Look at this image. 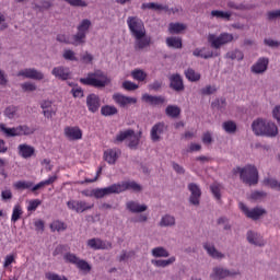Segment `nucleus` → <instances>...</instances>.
<instances>
[{
    "label": "nucleus",
    "instance_id": "1",
    "mask_svg": "<svg viewBox=\"0 0 280 280\" xmlns=\"http://www.w3.org/2000/svg\"><path fill=\"white\" fill-rule=\"evenodd\" d=\"M127 25L136 38V49H144L150 46V37L145 36V26L143 22L135 16L128 18Z\"/></svg>",
    "mask_w": 280,
    "mask_h": 280
},
{
    "label": "nucleus",
    "instance_id": "2",
    "mask_svg": "<svg viewBox=\"0 0 280 280\" xmlns=\"http://www.w3.org/2000/svg\"><path fill=\"white\" fill-rule=\"evenodd\" d=\"M141 191V185L137 184V182L128 180L121 182L119 184H114L109 187L105 188H94L93 195L94 198H104L105 196H110V194H121L122 191Z\"/></svg>",
    "mask_w": 280,
    "mask_h": 280
},
{
    "label": "nucleus",
    "instance_id": "3",
    "mask_svg": "<svg viewBox=\"0 0 280 280\" xmlns=\"http://www.w3.org/2000/svg\"><path fill=\"white\" fill-rule=\"evenodd\" d=\"M252 130L256 137H277L279 127L272 121L265 118H257L252 124Z\"/></svg>",
    "mask_w": 280,
    "mask_h": 280
},
{
    "label": "nucleus",
    "instance_id": "4",
    "mask_svg": "<svg viewBox=\"0 0 280 280\" xmlns=\"http://www.w3.org/2000/svg\"><path fill=\"white\" fill-rule=\"evenodd\" d=\"M81 84L88 86H95L96 89H103L106 84L110 83V79L101 70H96L94 73L88 74L86 78L80 79Z\"/></svg>",
    "mask_w": 280,
    "mask_h": 280
},
{
    "label": "nucleus",
    "instance_id": "5",
    "mask_svg": "<svg viewBox=\"0 0 280 280\" xmlns=\"http://www.w3.org/2000/svg\"><path fill=\"white\" fill-rule=\"evenodd\" d=\"M234 174H240L241 179L246 185H257L259 180V173L257 172V167L253 165H247L245 167H236L234 170Z\"/></svg>",
    "mask_w": 280,
    "mask_h": 280
},
{
    "label": "nucleus",
    "instance_id": "6",
    "mask_svg": "<svg viewBox=\"0 0 280 280\" xmlns=\"http://www.w3.org/2000/svg\"><path fill=\"white\" fill-rule=\"evenodd\" d=\"M208 43L214 49H220L223 45H229V43H233V34L222 33L219 36L215 34L208 35Z\"/></svg>",
    "mask_w": 280,
    "mask_h": 280
},
{
    "label": "nucleus",
    "instance_id": "7",
    "mask_svg": "<svg viewBox=\"0 0 280 280\" xmlns=\"http://www.w3.org/2000/svg\"><path fill=\"white\" fill-rule=\"evenodd\" d=\"M91 27L90 20H83L78 26V34L73 35V45H83L84 38H86V32Z\"/></svg>",
    "mask_w": 280,
    "mask_h": 280
},
{
    "label": "nucleus",
    "instance_id": "8",
    "mask_svg": "<svg viewBox=\"0 0 280 280\" xmlns=\"http://www.w3.org/2000/svg\"><path fill=\"white\" fill-rule=\"evenodd\" d=\"M63 259H66L69 264H73L74 266H77V268H79V270H81L85 275L91 272V265H89L86 260L80 259L74 254L68 253L65 255Z\"/></svg>",
    "mask_w": 280,
    "mask_h": 280
},
{
    "label": "nucleus",
    "instance_id": "9",
    "mask_svg": "<svg viewBox=\"0 0 280 280\" xmlns=\"http://www.w3.org/2000/svg\"><path fill=\"white\" fill-rule=\"evenodd\" d=\"M68 209L71 211H75L77 213H84V211H89V209H93V203H89L82 200H70L67 202Z\"/></svg>",
    "mask_w": 280,
    "mask_h": 280
},
{
    "label": "nucleus",
    "instance_id": "10",
    "mask_svg": "<svg viewBox=\"0 0 280 280\" xmlns=\"http://www.w3.org/2000/svg\"><path fill=\"white\" fill-rule=\"evenodd\" d=\"M238 207L241 209V211H243V213L247 217L250 218L252 220H259V218H261V215H264V213H266V210L264 208H254L252 210L248 209V207H246V205L240 202Z\"/></svg>",
    "mask_w": 280,
    "mask_h": 280
},
{
    "label": "nucleus",
    "instance_id": "11",
    "mask_svg": "<svg viewBox=\"0 0 280 280\" xmlns=\"http://www.w3.org/2000/svg\"><path fill=\"white\" fill-rule=\"evenodd\" d=\"M113 100L115 104L120 106V108H128V106H132V104H137V97H130L119 93L114 94Z\"/></svg>",
    "mask_w": 280,
    "mask_h": 280
},
{
    "label": "nucleus",
    "instance_id": "12",
    "mask_svg": "<svg viewBox=\"0 0 280 280\" xmlns=\"http://www.w3.org/2000/svg\"><path fill=\"white\" fill-rule=\"evenodd\" d=\"M63 135H65L66 139H68V141H80V139H82L83 133H82V129H80V127L68 126V127H65Z\"/></svg>",
    "mask_w": 280,
    "mask_h": 280
},
{
    "label": "nucleus",
    "instance_id": "13",
    "mask_svg": "<svg viewBox=\"0 0 280 280\" xmlns=\"http://www.w3.org/2000/svg\"><path fill=\"white\" fill-rule=\"evenodd\" d=\"M235 275H240V271H230L221 267H215L210 277L213 280H221L226 279V277H235Z\"/></svg>",
    "mask_w": 280,
    "mask_h": 280
},
{
    "label": "nucleus",
    "instance_id": "14",
    "mask_svg": "<svg viewBox=\"0 0 280 280\" xmlns=\"http://www.w3.org/2000/svg\"><path fill=\"white\" fill-rule=\"evenodd\" d=\"M18 78H26L28 80H43L45 75L43 74V72L36 69L28 68L18 72Z\"/></svg>",
    "mask_w": 280,
    "mask_h": 280
},
{
    "label": "nucleus",
    "instance_id": "15",
    "mask_svg": "<svg viewBox=\"0 0 280 280\" xmlns=\"http://www.w3.org/2000/svg\"><path fill=\"white\" fill-rule=\"evenodd\" d=\"M121 156V150L119 149H107L104 152L103 159L108 165H115L117 160Z\"/></svg>",
    "mask_w": 280,
    "mask_h": 280
},
{
    "label": "nucleus",
    "instance_id": "16",
    "mask_svg": "<svg viewBox=\"0 0 280 280\" xmlns=\"http://www.w3.org/2000/svg\"><path fill=\"white\" fill-rule=\"evenodd\" d=\"M88 246L93 250H106L112 247L110 242H104L100 238H91L88 241Z\"/></svg>",
    "mask_w": 280,
    "mask_h": 280
},
{
    "label": "nucleus",
    "instance_id": "17",
    "mask_svg": "<svg viewBox=\"0 0 280 280\" xmlns=\"http://www.w3.org/2000/svg\"><path fill=\"white\" fill-rule=\"evenodd\" d=\"M188 189L190 191V203L198 206L200 205V196H202V191L200 190V187L196 184H189Z\"/></svg>",
    "mask_w": 280,
    "mask_h": 280
},
{
    "label": "nucleus",
    "instance_id": "18",
    "mask_svg": "<svg viewBox=\"0 0 280 280\" xmlns=\"http://www.w3.org/2000/svg\"><path fill=\"white\" fill-rule=\"evenodd\" d=\"M163 132H165V124H155L151 129V140L154 142L161 141V135H163Z\"/></svg>",
    "mask_w": 280,
    "mask_h": 280
},
{
    "label": "nucleus",
    "instance_id": "19",
    "mask_svg": "<svg viewBox=\"0 0 280 280\" xmlns=\"http://www.w3.org/2000/svg\"><path fill=\"white\" fill-rule=\"evenodd\" d=\"M86 104L91 113H97L100 110V96L90 94L86 98Z\"/></svg>",
    "mask_w": 280,
    "mask_h": 280
},
{
    "label": "nucleus",
    "instance_id": "20",
    "mask_svg": "<svg viewBox=\"0 0 280 280\" xmlns=\"http://www.w3.org/2000/svg\"><path fill=\"white\" fill-rule=\"evenodd\" d=\"M18 150L22 159H32V156H34V152H36V149L30 144H20Z\"/></svg>",
    "mask_w": 280,
    "mask_h": 280
},
{
    "label": "nucleus",
    "instance_id": "21",
    "mask_svg": "<svg viewBox=\"0 0 280 280\" xmlns=\"http://www.w3.org/2000/svg\"><path fill=\"white\" fill-rule=\"evenodd\" d=\"M142 102H145L151 106H161V104H165V98L163 96H153L150 94H144L142 96Z\"/></svg>",
    "mask_w": 280,
    "mask_h": 280
},
{
    "label": "nucleus",
    "instance_id": "22",
    "mask_svg": "<svg viewBox=\"0 0 280 280\" xmlns=\"http://www.w3.org/2000/svg\"><path fill=\"white\" fill-rule=\"evenodd\" d=\"M52 75L59 80H69L71 72L69 68L57 67L52 69Z\"/></svg>",
    "mask_w": 280,
    "mask_h": 280
},
{
    "label": "nucleus",
    "instance_id": "23",
    "mask_svg": "<svg viewBox=\"0 0 280 280\" xmlns=\"http://www.w3.org/2000/svg\"><path fill=\"white\" fill-rule=\"evenodd\" d=\"M127 209L131 211V213H143V211H148V206L140 205L137 201H129L126 205Z\"/></svg>",
    "mask_w": 280,
    "mask_h": 280
},
{
    "label": "nucleus",
    "instance_id": "24",
    "mask_svg": "<svg viewBox=\"0 0 280 280\" xmlns=\"http://www.w3.org/2000/svg\"><path fill=\"white\" fill-rule=\"evenodd\" d=\"M268 69V59L260 58L253 67V73H264Z\"/></svg>",
    "mask_w": 280,
    "mask_h": 280
},
{
    "label": "nucleus",
    "instance_id": "25",
    "mask_svg": "<svg viewBox=\"0 0 280 280\" xmlns=\"http://www.w3.org/2000/svg\"><path fill=\"white\" fill-rule=\"evenodd\" d=\"M171 82V89H174V91H183L185 86L183 85V78L179 77V74H173L170 77Z\"/></svg>",
    "mask_w": 280,
    "mask_h": 280
},
{
    "label": "nucleus",
    "instance_id": "26",
    "mask_svg": "<svg viewBox=\"0 0 280 280\" xmlns=\"http://www.w3.org/2000/svg\"><path fill=\"white\" fill-rule=\"evenodd\" d=\"M247 242L254 244V246H264L265 244L261 235L252 231L247 233Z\"/></svg>",
    "mask_w": 280,
    "mask_h": 280
},
{
    "label": "nucleus",
    "instance_id": "27",
    "mask_svg": "<svg viewBox=\"0 0 280 280\" xmlns=\"http://www.w3.org/2000/svg\"><path fill=\"white\" fill-rule=\"evenodd\" d=\"M139 141H141V131H139V133H135L133 130L129 136L128 148H130V150H137V148H139Z\"/></svg>",
    "mask_w": 280,
    "mask_h": 280
},
{
    "label": "nucleus",
    "instance_id": "28",
    "mask_svg": "<svg viewBox=\"0 0 280 280\" xmlns=\"http://www.w3.org/2000/svg\"><path fill=\"white\" fill-rule=\"evenodd\" d=\"M205 250H207L208 255H210V257H213V259H222V257H224V255L220 252H218V249H215V247L213 246V244L211 243H206L203 245Z\"/></svg>",
    "mask_w": 280,
    "mask_h": 280
},
{
    "label": "nucleus",
    "instance_id": "29",
    "mask_svg": "<svg viewBox=\"0 0 280 280\" xmlns=\"http://www.w3.org/2000/svg\"><path fill=\"white\" fill-rule=\"evenodd\" d=\"M0 132L5 135V137H21L19 127L8 128L4 124H0Z\"/></svg>",
    "mask_w": 280,
    "mask_h": 280
},
{
    "label": "nucleus",
    "instance_id": "30",
    "mask_svg": "<svg viewBox=\"0 0 280 280\" xmlns=\"http://www.w3.org/2000/svg\"><path fill=\"white\" fill-rule=\"evenodd\" d=\"M57 179L58 177L56 175L50 176L46 180L39 182L37 185L33 186L32 191H38V189H43V187H47V185L56 183Z\"/></svg>",
    "mask_w": 280,
    "mask_h": 280
},
{
    "label": "nucleus",
    "instance_id": "31",
    "mask_svg": "<svg viewBox=\"0 0 280 280\" xmlns=\"http://www.w3.org/2000/svg\"><path fill=\"white\" fill-rule=\"evenodd\" d=\"M131 129H127L125 131H120L117 133L116 138H115V143H121L124 141H128L130 139V135H132Z\"/></svg>",
    "mask_w": 280,
    "mask_h": 280
},
{
    "label": "nucleus",
    "instance_id": "32",
    "mask_svg": "<svg viewBox=\"0 0 280 280\" xmlns=\"http://www.w3.org/2000/svg\"><path fill=\"white\" fill-rule=\"evenodd\" d=\"M117 107H115L114 105H105L101 108V114L104 117H112V115H117Z\"/></svg>",
    "mask_w": 280,
    "mask_h": 280
},
{
    "label": "nucleus",
    "instance_id": "33",
    "mask_svg": "<svg viewBox=\"0 0 280 280\" xmlns=\"http://www.w3.org/2000/svg\"><path fill=\"white\" fill-rule=\"evenodd\" d=\"M176 261V257H171L166 260L159 259V260H152L153 266H156L158 268H166V266H172Z\"/></svg>",
    "mask_w": 280,
    "mask_h": 280
},
{
    "label": "nucleus",
    "instance_id": "34",
    "mask_svg": "<svg viewBox=\"0 0 280 280\" xmlns=\"http://www.w3.org/2000/svg\"><path fill=\"white\" fill-rule=\"evenodd\" d=\"M21 215H23V208L21 207V205L16 203L13 207L11 222H19V220H21Z\"/></svg>",
    "mask_w": 280,
    "mask_h": 280
},
{
    "label": "nucleus",
    "instance_id": "35",
    "mask_svg": "<svg viewBox=\"0 0 280 280\" xmlns=\"http://www.w3.org/2000/svg\"><path fill=\"white\" fill-rule=\"evenodd\" d=\"M166 44L168 47H173L174 49H180V47H183V40L178 37H168L166 39Z\"/></svg>",
    "mask_w": 280,
    "mask_h": 280
},
{
    "label": "nucleus",
    "instance_id": "36",
    "mask_svg": "<svg viewBox=\"0 0 280 280\" xmlns=\"http://www.w3.org/2000/svg\"><path fill=\"white\" fill-rule=\"evenodd\" d=\"M4 115L9 119H16V117H19V107H16V106L7 107L4 110Z\"/></svg>",
    "mask_w": 280,
    "mask_h": 280
},
{
    "label": "nucleus",
    "instance_id": "37",
    "mask_svg": "<svg viewBox=\"0 0 280 280\" xmlns=\"http://www.w3.org/2000/svg\"><path fill=\"white\" fill-rule=\"evenodd\" d=\"M186 28L185 24L180 23H171L168 27L170 34H180Z\"/></svg>",
    "mask_w": 280,
    "mask_h": 280
},
{
    "label": "nucleus",
    "instance_id": "38",
    "mask_svg": "<svg viewBox=\"0 0 280 280\" xmlns=\"http://www.w3.org/2000/svg\"><path fill=\"white\" fill-rule=\"evenodd\" d=\"M175 224L176 219L170 214L164 215L160 222V226H174Z\"/></svg>",
    "mask_w": 280,
    "mask_h": 280
},
{
    "label": "nucleus",
    "instance_id": "39",
    "mask_svg": "<svg viewBox=\"0 0 280 280\" xmlns=\"http://www.w3.org/2000/svg\"><path fill=\"white\" fill-rule=\"evenodd\" d=\"M185 75H186L187 80H189L190 82H198V80H200V74L198 72H196V70H194V69H188L185 72Z\"/></svg>",
    "mask_w": 280,
    "mask_h": 280
},
{
    "label": "nucleus",
    "instance_id": "40",
    "mask_svg": "<svg viewBox=\"0 0 280 280\" xmlns=\"http://www.w3.org/2000/svg\"><path fill=\"white\" fill-rule=\"evenodd\" d=\"M153 257H170V252L164 247H155L152 249Z\"/></svg>",
    "mask_w": 280,
    "mask_h": 280
},
{
    "label": "nucleus",
    "instance_id": "41",
    "mask_svg": "<svg viewBox=\"0 0 280 280\" xmlns=\"http://www.w3.org/2000/svg\"><path fill=\"white\" fill-rule=\"evenodd\" d=\"M131 75L133 80H137L138 82H143V80L148 78V74L143 70H133Z\"/></svg>",
    "mask_w": 280,
    "mask_h": 280
},
{
    "label": "nucleus",
    "instance_id": "42",
    "mask_svg": "<svg viewBox=\"0 0 280 280\" xmlns=\"http://www.w3.org/2000/svg\"><path fill=\"white\" fill-rule=\"evenodd\" d=\"M33 185L34 184L32 182L19 180L13 184V187L15 189H31V187H33Z\"/></svg>",
    "mask_w": 280,
    "mask_h": 280
},
{
    "label": "nucleus",
    "instance_id": "43",
    "mask_svg": "<svg viewBox=\"0 0 280 280\" xmlns=\"http://www.w3.org/2000/svg\"><path fill=\"white\" fill-rule=\"evenodd\" d=\"M166 115H168V117H178V115H180V108L170 105L166 107Z\"/></svg>",
    "mask_w": 280,
    "mask_h": 280
},
{
    "label": "nucleus",
    "instance_id": "44",
    "mask_svg": "<svg viewBox=\"0 0 280 280\" xmlns=\"http://www.w3.org/2000/svg\"><path fill=\"white\" fill-rule=\"evenodd\" d=\"M194 56H197L199 58H213V52L207 51L206 49H195Z\"/></svg>",
    "mask_w": 280,
    "mask_h": 280
},
{
    "label": "nucleus",
    "instance_id": "45",
    "mask_svg": "<svg viewBox=\"0 0 280 280\" xmlns=\"http://www.w3.org/2000/svg\"><path fill=\"white\" fill-rule=\"evenodd\" d=\"M264 184L267 187H271V189H277L278 191H280V183L277 182V179H275V178H266L264 180Z\"/></svg>",
    "mask_w": 280,
    "mask_h": 280
},
{
    "label": "nucleus",
    "instance_id": "46",
    "mask_svg": "<svg viewBox=\"0 0 280 280\" xmlns=\"http://www.w3.org/2000/svg\"><path fill=\"white\" fill-rule=\"evenodd\" d=\"M211 16H214L215 19L229 20V19H231V12L213 10V11H211Z\"/></svg>",
    "mask_w": 280,
    "mask_h": 280
},
{
    "label": "nucleus",
    "instance_id": "47",
    "mask_svg": "<svg viewBox=\"0 0 280 280\" xmlns=\"http://www.w3.org/2000/svg\"><path fill=\"white\" fill-rule=\"evenodd\" d=\"M50 229L51 231H65L67 229V225L65 224V222H61V221H54L51 224H50Z\"/></svg>",
    "mask_w": 280,
    "mask_h": 280
},
{
    "label": "nucleus",
    "instance_id": "48",
    "mask_svg": "<svg viewBox=\"0 0 280 280\" xmlns=\"http://www.w3.org/2000/svg\"><path fill=\"white\" fill-rule=\"evenodd\" d=\"M223 130H225V132H235V130H237V125H235L234 121H225L223 122Z\"/></svg>",
    "mask_w": 280,
    "mask_h": 280
},
{
    "label": "nucleus",
    "instance_id": "49",
    "mask_svg": "<svg viewBox=\"0 0 280 280\" xmlns=\"http://www.w3.org/2000/svg\"><path fill=\"white\" fill-rule=\"evenodd\" d=\"M19 128V132H20V137L27 136V135H34V128L32 127H27L25 125L23 126H18Z\"/></svg>",
    "mask_w": 280,
    "mask_h": 280
},
{
    "label": "nucleus",
    "instance_id": "50",
    "mask_svg": "<svg viewBox=\"0 0 280 280\" xmlns=\"http://www.w3.org/2000/svg\"><path fill=\"white\" fill-rule=\"evenodd\" d=\"M63 58L65 60H71V61L78 62V57H75V52L71 49H66L63 51Z\"/></svg>",
    "mask_w": 280,
    "mask_h": 280
},
{
    "label": "nucleus",
    "instance_id": "51",
    "mask_svg": "<svg viewBox=\"0 0 280 280\" xmlns=\"http://www.w3.org/2000/svg\"><path fill=\"white\" fill-rule=\"evenodd\" d=\"M57 40H58L59 43H65L66 45H73V36L70 37V36H67V35H65V34H59V35L57 36Z\"/></svg>",
    "mask_w": 280,
    "mask_h": 280
},
{
    "label": "nucleus",
    "instance_id": "52",
    "mask_svg": "<svg viewBox=\"0 0 280 280\" xmlns=\"http://www.w3.org/2000/svg\"><path fill=\"white\" fill-rule=\"evenodd\" d=\"M42 201L40 199H33L28 201V206H27V211H36V209H38V207H40Z\"/></svg>",
    "mask_w": 280,
    "mask_h": 280
},
{
    "label": "nucleus",
    "instance_id": "53",
    "mask_svg": "<svg viewBox=\"0 0 280 280\" xmlns=\"http://www.w3.org/2000/svg\"><path fill=\"white\" fill-rule=\"evenodd\" d=\"M142 9L143 10H164L163 5L156 4L154 2L143 3Z\"/></svg>",
    "mask_w": 280,
    "mask_h": 280
},
{
    "label": "nucleus",
    "instance_id": "54",
    "mask_svg": "<svg viewBox=\"0 0 280 280\" xmlns=\"http://www.w3.org/2000/svg\"><path fill=\"white\" fill-rule=\"evenodd\" d=\"M21 89L26 93H32L33 91H36V84L32 82H25L21 84Z\"/></svg>",
    "mask_w": 280,
    "mask_h": 280
},
{
    "label": "nucleus",
    "instance_id": "55",
    "mask_svg": "<svg viewBox=\"0 0 280 280\" xmlns=\"http://www.w3.org/2000/svg\"><path fill=\"white\" fill-rule=\"evenodd\" d=\"M210 189H211L214 198H217V200H220V191L222 189V185H220V184H212L210 186Z\"/></svg>",
    "mask_w": 280,
    "mask_h": 280
},
{
    "label": "nucleus",
    "instance_id": "56",
    "mask_svg": "<svg viewBox=\"0 0 280 280\" xmlns=\"http://www.w3.org/2000/svg\"><path fill=\"white\" fill-rule=\"evenodd\" d=\"M228 56L232 60H244V52H242L240 50H234L232 52H229Z\"/></svg>",
    "mask_w": 280,
    "mask_h": 280
},
{
    "label": "nucleus",
    "instance_id": "57",
    "mask_svg": "<svg viewBox=\"0 0 280 280\" xmlns=\"http://www.w3.org/2000/svg\"><path fill=\"white\" fill-rule=\"evenodd\" d=\"M122 89H125V91H137V89H139V85L135 84L131 81H125L122 83Z\"/></svg>",
    "mask_w": 280,
    "mask_h": 280
},
{
    "label": "nucleus",
    "instance_id": "58",
    "mask_svg": "<svg viewBox=\"0 0 280 280\" xmlns=\"http://www.w3.org/2000/svg\"><path fill=\"white\" fill-rule=\"evenodd\" d=\"M67 3L70 5L79 7V8H84L86 7V2L84 0H65Z\"/></svg>",
    "mask_w": 280,
    "mask_h": 280
},
{
    "label": "nucleus",
    "instance_id": "59",
    "mask_svg": "<svg viewBox=\"0 0 280 280\" xmlns=\"http://www.w3.org/2000/svg\"><path fill=\"white\" fill-rule=\"evenodd\" d=\"M46 279H48V280H67V277L60 276L58 273L47 272Z\"/></svg>",
    "mask_w": 280,
    "mask_h": 280
},
{
    "label": "nucleus",
    "instance_id": "60",
    "mask_svg": "<svg viewBox=\"0 0 280 280\" xmlns=\"http://www.w3.org/2000/svg\"><path fill=\"white\" fill-rule=\"evenodd\" d=\"M101 174L102 167H98V170L96 171V175L93 178L86 177L84 182H81V185H84V183H95L97 178H100Z\"/></svg>",
    "mask_w": 280,
    "mask_h": 280
},
{
    "label": "nucleus",
    "instance_id": "61",
    "mask_svg": "<svg viewBox=\"0 0 280 280\" xmlns=\"http://www.w3.org/2000/svg\"><path fill=\"white\" fill-rule=\"evenodd\" d=\"M81 60L84 62V65H91V62H93V55L85 52L82 55Z\"/></svg>",
    "mask_w": 280,
    "mask_h": 280
},
{
    "label": "nucleus",
    "instance_id": "62",
    "mask_svg": "<svg viewBox=\"0 0 280 280\" xmlns=\"http://www.w3.org/2000/svg\"><path fill=\"white\" fill-rule=\"evenodd\" d=\"M1 198L4 201L12 200V190H10V189L2 190L1 191Z\"/></svg>",
    "mask_w": 280,
    "mask_h": 280
},
{
    "label": "nucleus",
    "instance_id": "63",
    "mask_svg": "<svg viewBox=\"0 0 280 280\" xmlns=\"http://www.w3.org/2000/svg\"><path fill=\"white\" fill-rule=\"evenodd\" d=\"M265 197H266V195L261 191H254L250 195L252 200H261V198H265Z\"/></svg>",
    "mask_w": 280,
    "mask_h": 280
},
{
    "label": "nucleus",
    "instance_id": "64",
    "mask_svg": "<svg viewBox=\"0 0 280 280\" xmlns=\"http://www.w3.org/2000/svg\"><path fill=\"white\" fill-rule=\"evenodd\" d=\"M131 222L138 223V222H148V215L145 214H139L131 219Z\"/></svg>",
    "mask_w": 280,
    "mask_h": 280
}]
</instances>
